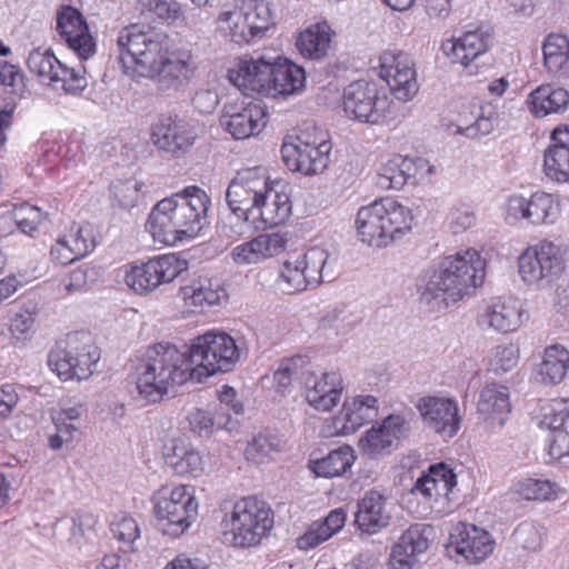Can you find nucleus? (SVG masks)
I'll return each mask as SVG.
<instances>
[{
    "label": "nucleus",
    "instance_id": "49530a36",
    "mask_svg": "<svg viewBox=\"0 0 569 569\" xmlns=\"http://www.w3.org/2000/svg\"><path fill=\"white\" fill-rule=\"evenodd\" d=\"M355 460V450L346 445L331 450L326 457L312 461V470L318 477H339L351 468Z\"/></svg>",
    "mask_w": 569,
    "mask_h": 569
},
{
    "label": "nucleus",
    "instance_id": "338daca9",
    "mask_svg": "<svg viewBox=\"0 0 569 569\" xmlns=\"http://www.w3.org/2000/svg\"><path fill=\"white\" fill-rule=\"evenodd\" d=\"M326 321L337 333H346L360 321V317L353 315L347 306H342L329 313Z\"/></svg>",
    "mask_w": 569,
    "mask_h": 569
},
{
    "label": "nucleus",
    "instance_id": "69168bd1",
    "mask_svg": "<svg viewBox=\"0 0 569 569\" xmlns=\"http://www.w3.org/2000/svg\"><path fill=\"white\" fill-rule=\"evenodd\" d=\"M330 531L322 520L315 521L309 529L298 538L297 546L299 549L309 550L331 538Z\"/></svg>",
    "mask_w": 569,
    "mask_h": 569
},
{
    "label": "nucleus",
    "instance_id": "a18cd8bd",
    "mask_svg": "<svg viewBox=\"0 0 569 569\" xmlns=\"http://www.w3.org/2000/svg\"><path fill=\"white\" fill-rule=\"evenodd\" d=\"M413 172L411 158L397 154L381 166L377 183L383 189H400L407 183L411 184Z\"/></svg>",
    "mask_w": 569,
    "mask_h": 569
},
{
    "label": "nucleus",
    "instance_id": "6e6552de",
    "mask_svg": "<svg viewBox=\"0 0 569 569\" xmlns=\"http://www.w3.org/2000/svg\"><path fill=\"white\" fill-rule=\"evenodd\" d=\"M187 353L197 382L218 372L230 371L240 356L230 335L214 331H208L187 345Z\"/></svg>",
    "mask_w": 569,
    "mask_h": 569
},
{
    "label": "nucleus",
    "instance_id": "ea45409f",
    "mask_svg": "<svg viewBox=\"0 0 569 569\" xmlns=\"http://www.w3.org/2000/svg\"><path fill=\"white\" fill-rule=\"evenodd\" d=\"M543 66L556 78L569 77V38L560 33L549 34L542 44Z\"/></svg>",
    "mask_w": 569,
    "mask_h": 569
},
{
    "label": "nucleus",
    "instance_id": "412c9836",
    "mask_svg": "<svg viewBox=\"0 0 569 569\" xmlns=\"http://www.w3.org/2000/svg\"><path fill=\"white\" fill-rule=\"evenodd\" d=\"M448 548L465 558L468 563H480L488 558L495 548L490 533L467 522L457 523L450 535Z\"/></svg>",
    "mask_w": 569,
    "mask_h": 569
},
{
    "label": "nucleus",
    "instance_id": "e2e57ef3",
    "mask_svg": "<svg viewBox=\"0 0 569 569\" xmlns=\"http://www.w3.org/2000/svg\"><path fill=\"white\" fill-rule=\"evenodd\" d=\"M476 222V213L471 206L460 203L455 206L449 214V227L452 233H462Z\"/></svg>",
    "mask_w": 569,
    "mask_h": 569
},
{
    "label": "nucleus",
    "instance_id": "a19ab883",
    "mask_svg": "<svg viewBox=\"0 0 569 569\" xmlns=\"http://www.w3.org/2000/svg\"><path fill=\"white\" fill-rule=\"evenodd\" d=\"M327 23H316L299 33L296 46L302 57L321 60L330 49L331 33Z\"/></svg>",
    "mask_w": 569,
    "mask_h": 569
},
{
    "label": "nucleus",
    "instance_id": "58836bf2",
    "mask_svg": "<svg viewBox=\"0 0 569 569\" xmlns=\"http://www.w3.org/2000/svg\"><path fill=\"white\" fill-rule=\"evenodd\" d=\"M187 261L176 254H161L144 262V291L153 290L162 283L171 282L183 270Z\"/></svg>",
    "mask_w": 569,
    "mask_h": 569
},
{
    "label": "nucleus",
    "instance_id": "c9c22d12",
    "mask_svg": "<svg viewBox=\"0 0 569 569\" xmlns=\"http://www.w3.org/2000/svg\"><path fill=\"white\" fill-rule=\"evenodd\" d=\"M456 485L457 476L453 470L440 462L430 466L428 472L418 478L411 491L427 500H439L441 497L448 498Z\"/></svg>",
    "mask_w": 569,
    "mask_h": 569
},
{
    "label": "nucleus",
    "instance_id": "2f4dec72",
    "mask_svg": "<svg viewBox=\"0 0 569 569\" xmlns=\"http://www.w3.org/2000/svg\"><path fill=\"white\" fill-rule=\"evenodd\" d=\"M523 309L521 301L513 297L499 299L487 307L480 316L479 323L493 330L507 333L515 331L522 323Z\"/></svg>",
    "mask_w": 569,
    "mask_h": 569
},
{
    "label": "nucleus",
    "instance_id": "79ce46f5",
    "mask_svg": "<svg viewBox=\"0 0 569 569\" xmlns=\"http://www.w3.org/2000/svg\"><path fill=\"white\" fill-rule=\"evenodd\" d=\"M309 369L310 365L302 356L282 360L273 373L277 392L284 396L296 386L303 388Z\"/></svg>",
    "mask_w": 569,
    "mask_h": 569
},
{
    "label": "nucleus",
    "instance_id": "bf43d9fd",
    "mask_svg": "<svg viewBox=\"0 0 569 569\" xmlns=\"http://www.w3.org/2000/svg\"><path fill=\"white\" fill-rule=\"evenodd\" d=\"M0 87L7 88L9 93L22 98L26 83L20 68L7 61H0Z\"/></svg>",
    "mask_w": 569,
    "mask_h": 569
},
{
    "label": "nucleus",
    "instance_id": "f03ea898",
    "mask_svg": "<svg viewBox=\"0 0 569 569\" xmlns=\"http://www.w3.org/2000/svg\"><path fill=\"white\" fill-rule=\"evenodd\" d=\"M486 276V261L473 248L459 250L443 257L438 264L426 272L423 297L456 302L472 288L482 284Z\"/></svg>",
    "mask_w": 569,
    "mask_h": 569
},
{
    "label": "nucleus",
    "instance_id": "0eeeda50",
    "mask_svg": "<svg viewBox=\"0 0 569 569\" xmlns=\"http://www.w3.org/2000/svg\"><path fill=\"white\" fill-rule=\"evenodd\" d=\"M99 359L100 352L92 336L86 331H76L50 350L48 366L64 381H80L93 373Z\"/></svg>",
    "mask_w": 569,
    "mask_h": 569
},
{
    "label": "nucleus",
    "instance_id": "37998d69",
    "mask_svg": "<svg viewBox=\"0 0 569 569\" xmlns=\"http://www.w3.org/2000/svg\"><path fill=\"white\" fill-rule=\"evenodd\" d=\"M227 291L220 281L209 278H200L183 289L184 300L201 309L219 306L227 300Z\"/></svg>",
    "mask_w": 569,
    "mask_h": 569
},
{
    "label": "nucleus",
    "instance_id": "4d7b16f0",
    "mask_svg": "<svg viewBox=\"0 0 569 569\" xmlns=\"http://www.w3.org/2000/svg\"><path fill=\"white\" fill-rule=\"evenodd\" d=\"M57 68L59 69L57 82L62 83L64 92L77 96L88 87L84 66L80 64L77 68H69L61 63V67Z\"/></svg>",
    "mask_w": 569,
    "mask_h": 569
},
{
    "label": "nucleus",
    "instance_id": "aec40b11",
    "mask_svg": "<svg viewBox=\"0 0 569 569\" xmlns=\"http://www.w3.org/2000/svg\"><path fill=\"white\" fill-rule=\"evenodd\" d=\"M423 423L443 439L453 438L461 425L458 402L450 398L427 396L417 405Z\"/></svg>",
    "mask_w": 569,
    "mask_h": 569
},
{
    "label": "nucleus",
    "instance_id": "20e7f679",
    "mask_svg": "<svg viewBox=\"0 0 569 569\" xmlns=\"http://www.w3.org/2000/svg\"><path fill=\"white\" fill-rule=\"evenodd\" d=\"M144 77L161 92L178 91L190 82L196 66L189 51H169L164 31H144Z\"/></svg>",
    "mask_w": 569,
    "mask_h": 569
},
{
    "label": "nucleus",
    "instance_id": "8fccbe9b",
    "mask_svg": "<svg viewBox=\"0 0 569 569\" xmlns=\"http://www.w3.org/2000/svg\"><path fill=\"white\" fill-rule=\"evenodd\" d=\"M61 63L50 49L43 51L34 49L27 59L29 70L41 81H48L49 84L57 83V78H59L57 67H61Z\"/></svg>",
    "mask_w": 569,
    "mask_h": 569
},
{
    "label": "nucleus",
    "instance_id": "0e129e2a",
    "mask_svg": "<svg viewBox=\"0 0 569 569\" xmlns=\"http://www.w3.org/2000/svg\"><path fill=\"white\" fill-rule=\"evenodd\" d=\"M497 124V113L492 106L482 107L475 123L468 126L465 133L469 138H477L492 132Z\"/></svg>",
    "mask_w": 569,
    "mask_h": 569
},
{
    "label": "nucleus",
    "instance_id": "c85d7f7f",
    "mask_svg": "<svg viewBox=\"0 0 569 569\" xmlns=\"http://www.w3.org/2000/svg\"><path fill=\"white\" fill-rule=\"evenodd\" d=\"M287 242V233H262L236 246L231 251V258L239 266L259 263L282 252Z\"/></svg>",
    "mask_w": 569,
    "mask_h": 569
},
{
    "label": "nucleus",
    "instance_id": "a211bd4d",
    "mask_svg": "<svg viewBox=\"0 0 569 569\" xmlns=\"http://www.w3.org/2000/svg\"><path fill=\"white\" fill-rule=\"evenodd\" d=\"M410 432V422L401 415H389L372 426L359 440V448L368 458L388 455L397 449Z\"/></svg>",
    "mask_w": 569,
    "mask_h": 569
},
{
    "label": "nucleus",
    "instance_id": "7ed1b4c3",
    "mask_svg": "<svg viewBox=\"0 0 569 569\" xmlns=\"http://www.w3.org/2000/svg\"><path fill=\"white\" fill-rule=\"evenodd\" d=\"M193 380L187 345L178 348L168 342L149 347L144 352V405L158 403L176 385Z\"/></svg>",
    "mask_w": 569,
    "mask_h": 569
},
{
    "label": "nucleus",
    "instance_id": "473e14b6",
    "mask_svg": "<svg viewBox=\"0 0 569 569\" xmlns=\"http://www.w3.org/2000/svg\"><path fill=\"white\" fill-rule=\"evenodd\" d=\"M291 201L283 191H278L269 181L266 186L263 198L259 199L257 208L253 209L251 221L260 220L264 228H272L284 223L291 214Z\"/></svg>",
    "mask_w": 569,
    "mask_h": 569
},
{
    "label": "nucleus",
    "instance_id": "2eb2a0df",
    "mask_svg": "<svg viewBox=\"0 0 569 569\" xmlns=\"http://www.w3.org/2000/svg\"><path fill=\"white\" fill-rule=\"evenodd\" d=\"M560 214L559 202L547 192L537 191L530 197L512 194L506 204V221L515 224L526 220L533 226L552 224Z\"/></svg>",
    "mask_w": 569,
    "mask_h": 569
},
{
    "label": "nucleus",
    "instance_id": "e433bc0d",
    "mask_svg": "<svg viewBox=\"0 0 569 569\" xmlns=\"http://www.w3.org/2000/svg\"><path fill=\"white\" fill-rule=\"evenodd\" d=\"M490 37L483 31L475 30L463 33L458 39L448 40L442 44L443 52L452 62L468 66L489 48Z\"/></svg>",
    "mask_w": 569,
    "mask_h": 569
},
{
    "label": "nucleus",
    "instance_id": "7c9ffc66",
    "mask_svg": "<svg viewBox=\"0 0 569 569\" xmlns=\"http://www.w3.org/2000/svg\"><path fill=\"white\" fill-rule=\"evenodd\" d=\"M119 62L122 68V74L127 78L140 82L142 71V26L132 23L123 28L118 36Z\"/></svg>",
    "mask_w": 569,
    "mask_h": 569
},
{
    "label": "nucleus",
    "instance_id": "4c0bfd02",
    "mask_svg": "<svg viewBox=\"0 0 569 569\" xmlns=\"http://www.w3.org/2000/svg\"><path fill=\"white\" fill-rule=\"evenodd\" d=\"M527 103L536 118L563 113L569 107V92L561 87L542 84L530 92Z\"/></svg>",
    "mask_w": 569,
    "mask_h": 569
},
{
    "label": "nucleus",
    "instance_id": "f257e3e1",
    "mask_svg": "<svg viewBox=\"0 0 569 569\" xmlns=\"http://www.w3.org/2000/svg\"><path fill=\"white\" fill-rule=\"evenodd\" d=\"M211 199L204 190L189 186L158 201L149 213L148 230L154 242L173 246L196 238L208 223Z\"/></svg>",
    "mask_w": 569,
    "mask_h": 569
},
{
    "label": "nucleus",
    "instance_id": "5fc2aeb1",
    "mask_svg": "<svg viewBox=\"0 0 569 569\" xmlns=\"http://www.w3.org/2000/svg\"><path fill=\"white\" fill-rule=\"evenodd\" d=\"M238 14H240V11L237 7L233 10L222 11L219 14V21L226 23L224 29L228 30L230 39L240 44L249 43L259 38L258 33L251 29L243 17L236 19Z\"/></svg>",
    "mask_w": 569,
    "mask_h": 569
},
{
    "label": "nucleus",
    "instance_id": "680f3d73",
    "mask_svg": "<svg viewBox=\"0 0 569 569\" xmlns=\"http://www.w3.org/2000/svg\"><path fill=\"white\" fill-rule=\"evenodd\" d=\"M110 530L113 538L131 548V545L139 538L140 528L138 522L130 517L122 516L111 522Z\"/></svg>",
    "mask_w": 569,
    "mask_h": 569
},
{
    "label": "nucleus",
    "instance_id": "39448f33",
    "mask_svg": "<svg viewBox=\"0 0 569 569\" xmlns=\"http://www.w3.org/2000/svg\"><path fill=\"white\" fill-rule=\"evenodd\" d=\"M411 222L408 208L392 198H381L358 210L356 229L361 242L383 248L409 231Z\"/></svg>",
    "mask_w": 569,
    "mask_h": 569
},
{
    "label": "nucleus",
    "instance_id": "13d9d810",
    "mask_svg": "<svg viewBox=\"0 0 569 569\" xmlns=\"http://www.w3.org/2000/svg\"><path fill=\"white\" fill-rule=\"evenodd\" d=\"M516 491L526 500H550L555 496V485L548 480L528 478L516 485Z\"/></svg>",
    "mask_w": 569,
    "mask_h": 569
},
{
    "label": "nucleus",
    "instance_id": "3c124183",
    "mask_svg": "<svg viewBox=\"0 0 569 569\" xmlns=\"http://www.w3.org/2000/svg\"><path fill=\"white\" fill-rule=\"evenodd\" d=\"M277 286L282 292L288 295L300 292L308 288V280L299 258L293 261L288 260L282 264L277 279Z\"/></svg>",
    "mask_w": 569,
    "mask_h": 569
},
{
    "label": "nucleus",
    "instance_id": "bb28decb",
    "mask_svg": "<svg viewBox=\"0 0 569 569\" xmlns=\"http://www.w3.org/2000/svg\"><path fill=\"white\" fill-rule=\"evenodd\" d=\"M430 533V528L420 525L411 526L403 531L392 546L389 568L411 569L418 562V557L429 548Z\"/></svg>",
    "mask_w": 569,
    "mask_h": 569
},
{
    "label": "nucleus",
    "instance_id": "9d476101",
    "mask_svg": "<svg viewBox=\"0 0 569 569\" xmlns=\"http://www.w3.org/2000/svg\"><path fill=\"white\" fill-rule=\"evenodd\" d=\"M342 107L348 118L377 124L385 119L390 100L377 83L358 80L343 89Z\"/></svg>",
    "mask_w": 569,
    "mask_h": 569
},
{
    "label": "nucleus",
    "instance_id": "72a5a7b5",
    "mask_svg": "<svg viewBox=\"0 0 569 569\" xmlns=\"http://www.w3.org/2000/svg\"><path fill=\"white\" fill-rule=\"evenodd\" d=\"M387 500L376 490L367 492L358 502L355 523L365 533L373 535L389 526L390 513L387 510Z\"/></svg>",
    "mask_w": 569,
    "mask_h": 569
},
{
    "label": "nucleus",
    "instance_id": "b1692460",
    "mask_svg": "<svg viewBox=\"0 0 569 569\" xmlns=\"http://www.w3.org/2000/svg\"><path fill=\"white\" fill-rule=\"evenodd\" d=\"M57 31L80 60H88L96 52V42L80 11L63 7L57 14Z\"/></svg>",
    "mask_w": 569,
    "mask_h": 569
},
{
    "label": "nucleus",
    "instance_id": "423d86ee",
    "mask_svg": "<svg viewBox=\"0 0 569 569\" xmlns=\"http://www.w3.org/2000/svg\"><path fill=\"white\" fill-rule=\"evenodd\" d=\"M224 540L236 547H252L273 528V512L257 497L237 501L222 520Z\"/></svg>",
    "mask_w": 569,
    "mask_h": 569
},
{
    "label": "nucleus",
    "instance_id": "cd10ccee",
    "mask_svg": "<svg viewBox=\"0 0 569 569\" xmlns=\"http://www.w3.org/2000/svg\"><path fill=\"white\" fill-rule=\"evenodd\" d=\"M540 426L552 432L550 456L556 459L569 456V399L552 400L543 409Z\"/></svg>",
    "mask_w": 569,
    "mask_h": 569
},
{
    "label": "nucleus",
    "instance_id": "6ab92c4d",
    "mask_svg": "<svg viewBox=\"0 0 569 569\" xmlns=\"http://www.w3.org/2000/svg\"><path fill=\"white\" fill-rule=\"evenodd\" d=\"M160 448L161 456L167 466L177 475L198 477L204 470L202 453L191 443L180 438H170L162 429L157 431L154 447Z\"/></svg>",
    "mask_w": 569,
    "mask_h": 569
},
{
    "label": "nucleus",
    "instance_id": "f3484780",
    "mask_svg": "<svg viewBox=\"0 0 569 569\" xmlns=\"http://www.w3.org/2000/svg\"><path fill=\"white\" fill-rule=\"evenodd\" d=\"M197 137L196 127L176 114H160L151 124V142L159 150L176 157L187 152Z\"/></svg>",
    "mask_w": 569,
    "mask_h": 569
},
{
    "label": "nucleus",
    "instance_id": "c03bdc74",
    "mask_svg": "<svg viewBox=\"0 0 569 569\" xmlns=\"http://www.w3.org/2000/svg\"><path fill=\"white\" fill-rule=\"evenodd\" d=\"M569 369V351L552 345L545 349L538 373L545 385H557L563 380Z\"/></svg>",
    "mask_w": 569,
    "mask_h": 569
},
{
    "label": "nucleus",
    "instance_id": "a878e982",
    "mask_svg": "<svg viewBox=\"0 0 569 569\" xmlns=\"http://www.w3.org/2000/svg\"><path fill=\"white\" fill-rule=\"evenodd\" d=\"M96 237L89 223H72L51 247V259L60 264H69L84 258L96 248Z\"/></svg>",
    "mask_w": 569,
    "mask_h": 569
},
{
    "label": "nucleus",
    "instance_id": "09e8293b",
    "mask_svg": "<svg viewBox=\"0 0 569 569\" xmlns=\"http://www.w3.org/2000/svg\"><path fill=\"white\" fill-rule=\"evenodd\" d=\"M283 445L282 438L277 432L266 430L253 437L248 443L244 455L247 460L254 463H262L280 452Z\"/></svg>",
    "mask_w": 569,
    "mask_h": 569
},
{
    "label": "nucleus",
    "instance_id": "052dcab7",
    "mask_svg": "<svg viewBox=\"0 0 569 569\" xmlns=\"http://www.w3.org/2000/svg\"><path fill=\"white\" fill-rule=\"evenodd\" d=\"M519 361V349L515 345H502L496 347L490 360L491 370L497 373H506L512 370Z\"/></svg>",
    "mask_w": 569,
    "mask_h": 569
},
{
    "label": "nucleus",
    "instance_id": "864d4df0",
    "mask_svg": "<svg viewBox=\"0 0 569 569\" xmlns=\"http://www.w3.org/2000/svg\"><path fill=\"white\" fill-rule=\"evenodd\" d=\"M543 172L552 181H569V150L547 148L543 154Z\"/></svg>",
    "mask_w": 569,
    "mask_h": 569
},
{
    "label": "nucleus",
    "instance_id": "5701e85b",
    "mask_svg": "<svg viewBox=\"0 0 569 569\" xmlns=\"http://www.w3.org/2000/svg\"><path fill=\"white\" fill-rule=\"evenodd\" d=\"M271 61L272 59L264 56L240 58L236 66L228 70V79L244 96L257 93L267 97L270 90Z\"/></svg>",
    "mask_w": 569,
    "mask_h": 569
},
{
    "label": "nucleus",
    "instance_id": "dca6fc26",
    "mask_svg": "<svg viewBox=\"0 0 569 569\" xmlns=\"http://www.w3.org/2000/svg\"><path fill=\"white\" fill-rule=\"evenodd\" d=\"M378 399L370 395L346 398L339 413L323 426L326 437L349 436L378 416Z\"/></svg>",
    "mask_w": 569,
    "mask_h": 569
},
{
    "label": "nucleus",
    "instance_id": "774afa93",
    "mask_svg": "<svg viewBox=\"0 0 569 569\" xmlns=\"http://www.w3.org/2000/svg\"><path fill=\"white\" fill-rule=\"evenodd\" d=\"M513 537L523 549L535 551L541 545V533L532 522H521L515 530Z\"/></svg>",
    "mask_w": 569,
    "mask_h": 569
},
{
    "label": "nucleus",
    "instance_id": "4468645a",
    "mask_svg": "<svg viewBox=\"0 0 569 569\" xmlns=\"http://www.w3.org/2000/svg\"><path fill=\"white\" fill-rule=\"evenodd\" d=\"M331 148V142L328 140L310 142L298 137L295 141H284L280 152L289 170L303 176H315L327 169Z\"/></svg>",
    "mask_w": 569,
    "mask_h": 569
},
{
    "label": "nucleus",
    "instance_id": "f704fd0d",
    "mask_svg": "<svg viewBox=\"0 0 569 569\" xmlns=\"http://www.w3.org/2000/svg\"><path fill=\"white\" fill-rule=\"evenodd\" d=\"M477 410L489 425L502 427L510 413L508 388L498 383L486 385L480 391Z\"/></svg>",
    "mask_w": 569,
    "mask_h": 569
},
{
    "label": "nucleus",
    "instance_id": "393cba45",
    "mask_svg": "<svg viewBox=\"0 0 569 569\" xmlns=\"http://www.w3.org/2000/svg\"><path fill=\"white\" fill-rule=\"evenodd\" d=\"M303 389L308 403L318 411H330L341 400L345 390L343 379L338 371L315 373L311 368Z\"/></svg>",
    "mask_w": 569,
    "mask_h": 569
},
{
    "label": "nucleus",
    "instance_id": "4be33fe9",
    "mask_svg": "<svg viewBox=\"0 0 569 569\" xmlns=\"http://www.w3.org/2000/svg\"><path fill=\"white\" fill-rule=\"evenodd\" d=\"M266 111L260 103H227L220 126L234 139L241 140L259 133L266 126Z\"/></svg>",
    "mask_w": 569,
    "mask_h": 569
},
{
    "label": "nucleus",
    "instance_id": "c756f323",
    "mask_svg": "<svg viewBox=\"0 0 569 569\" xmlns=\"http://www.w3.org/2000/svg\"><path fill=\"white\" fill-rule=\"evenodd\" d=\"M269 84L270 90L267 97L293 96L305 88L306 72L302 67L286 58L278 57L271 61Z\"/></svg>",
    "mask_w": 569,
    "mask_h": 569
},
{
    "label": "nucleus",
    "instance_id": "f8f14e48",
    "mask_svg": "<svg viewBox=\"0 0 569 569\" xmlns=\"http://www.w3.org/2000/svg\"><path fill=\"white\" fill-rule=\"evenodd\" d=\"M268 182L269 177L262 167L238 171L226 191V201L231 212L243 221H250L259 199L263 198Z\"/></svg>",
    "mask_w": 569,
    "mask_h": 569
},
{
    "label": "nucleus",
    "instance_id": "de8ad7c7",
    "mask_svg": "<svg viewBox=\"0 0 569 569\" xmlns=\"http://www.w3.org/2000/svg\"><path fill=\"white\" fill-rule=\"evenodd\" d=\"M236 7L240 11L236 19L243 17L259 38L273 24L270 3L266 0H241L240 4Z\"/></svg>",
    "mask_w": 569,
    "mask_h": 569
},
{
    "label": "nucleus",
    "instance_id": "ddd939ff",
    "mask_svg": "<svg viewBox=\"0 0 569 569\" xmlns=\"http://www.w3.org/2000/svg\"><path fill=\"white\" fill-rule=\"evenodd\" d=\"M379 60V76L388 83L395 98L411 100L419 90L413 58L407 52L387 50Z\"/></svg>",
    "mask_w": 569,
    "mask_h": 569
},
{
    "label": "nucleus",
    "instance_id": "6e6d98bb",
    "mask_svg": "<svg viewBox=\"0 0 569 569\" xmlns=\"http://www.w3.org/2000/svg\"><path fill=\"white\" fill-rule=\"evenodd\" d=\"M44 219V213L40 208L30 203H21L13 209V220L20 232L33 237L38 227Z\"/></svg>",
    "mask_w": 569,
    "mask_h": 569
},
{
    "label": "nucleus",
    "instance_id": "9b49d317",
    "mask_svg": "<svg viewBox=\"0 0 569 569\" xmlns=\"http://www.w3.org/2000/svg\"><path fill=\"white\" fill-rule=\"evenodd\" d=\"M519 274L528 284L551 283L565 270L561 248L542 240L528 247L518 259Z\"/></svg>",
    "mask_w": 569,
    "mask_h": 569
},
{
    "label": "nucleus",
    "instance_id": "603ef678",
    "mask_svg": "<svg viewBox=\"0 0 569 569\" xmlns=\"http://www.w3.org/2000/svg\"><path fill=\"white\" fill-rule=\"evenodd\" d=\"M298 258L302 264L308 284H320L327 277L325 270L329 253L322 248L312 247Z\"/></svg>",
    "mask_w": 569,
    "mask_h": 569
},
{
    "label": "nucleus",
    "instance_id": "1a4fd4ad",
    "mask_svg": "<svg viewBox=\"0 0 569 569\" xmlns=\"http://www.w3.org/2000/svg\"><path fill=\"white\" fill-rule=\"evenodd\" d=\"M156 527L163 535L178 537L193 522L198 503L188 486H162L151 497Z\"/></svg>",
    "mask_w": 569,
    "mask_h": 569
}]
</instances>
